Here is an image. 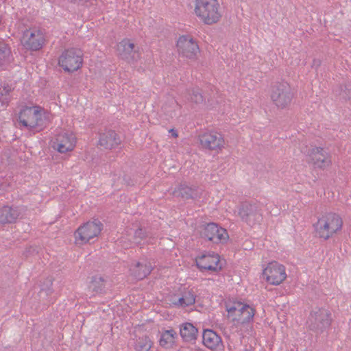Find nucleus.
<instances>
[{
	"instance_id": "nucleus-1",
	"label": "nucleus",
	"mask_w": 351,
	"mask_h": 351,
	"mask_svg": "<svg viewBox=\"0 0 351 351\" xmlns=\"http://www.w3.org/2000/svg\"><path fill=\"white\" fill-rule=\"evenodd\" d=\"M343 226L341 217L333 212H327L318 217L314 228L317 236L326 241L341 231Z\"/></svg>"
},
{
	"instance_id": "nucleus-2",
	"label": "nucleus",
	"mask_w": 351,
	"mask_h": 351,
	"mask_svg": "<svg viewBox=\"0 0 351 351\" xmlns=\"http://www.w3.org/2000/svg\"><path fill=\"white\" fill-rule=\"evenodd\" d=\"M217 0H195V13L206 25L217 23L221 17Z\"/></svg>"
},
{
	"instance_id": "nucleus-3",
	"label": "nucleus",
	"mask_w": 351,
	"mask_h": 351,
	"mask_svg": "<svg viewBox=\"0 0 351 351\" xmlns=\"http://www.w3.org/2000/svg\"><path fill=\"white\" fill-rule=\"evenodd\" d=\"M332 320V315L329 310L322 307H315L310 312L306 326L314 332L322 334L330 328Z\"/></svg>"
},
{
	"instance_id": "nucleus-4",
	"label": "nucleus",
	"mask_w": 351,
	"mask_h": 351,
	"mask_svg": "<svg viewBox=\"0 0 351 351\" xmlns=\"http://www.w3.org/2000/svg\"><path fill=\"white\" fill-rule=\"evenodd\" d=\"M103 229V223L97 219L88 221L80 226L75 232V242L77 245H84L97 237Z\"/></svg>"
},
{
	"instance_id": "nucleus-5",
	"label": "nucleus",
	"mask_w": 351,
	"mask_h": 351,
	"mask_svg": "<svg viewBox=\"0 0 351 351\" xmlns=\"http://www.w3.org/2000/svg\"><path fill=\"white\" fill-rule=\"evenodd\" d=\"M82 51L76 48L64 50L59 57L58 64L64 71L73 73L82 66Z\"/></svg>"
},
{
	"instance_id": "nucleus-6",
	"label": "nucleus",
	"mask_w": 351,
	"mask_h": 351,
	"mask_svg": "<svg viewBox=\"0 0 351 351\" xmlns=\"http://www.w3.org/2000/svg\"><path fill=\"white\" fill-rule=\"evenodd\" d=\"M293 96L290 85L286 82L276 83L271 88V99L278 108H285L288 106Z\"/></svg>"
},
{
	"instance_id": "nucleus-7",
	"label": "nucleus",
	"mask_w": 351,
	"mask_h": 351,
	"mask_svg": "<svg viewBox=\"0 0 351 351\" xmlns=\"http://www.w3.org/2000/svg\"><path fill=\"white\" fill-rule=\"evenodd\" d=\"M200 235L214 243H223L228 239L227 230L215 223H208L203 226Z\"/></svg>"
},
{
	"instance_id": "nucleus-8",
	"label": "nucleus",
	"mask_w": 351,
	"mask_h": 351,
	"mask_svg": "<svg viewBox=\"0 0 351 351\" xmlns=\"http://www.w3.org/2000/svg\"><path fill=\"white\" fill-rule=\"evenodd\" d=\"M307 156L309 158L308 162L312 164L315 168L325 169L332 165L330 154L322 147H315L310 149Z\"/></svg>"
},
{
	"instance_id": "nucleus-9",
	"label": "nucleus",
	"mask_w": 351,
	"mask_h": 351,
	"mask_svg": "<svg viewBox=\"0 0 351 351\" xmlns=\"http://www.w3.org/2000/svg\"><path fill=\"white\" fill-rule=\"evenodd\" d=\"M21 43L27 49L38 51L43 47L45 43L43 33L36 28L26 29L23 32Z\"/></svg>"
},
{
	"instance_id": "nucleus-10",
	"label": "nucleus",
	"mask_w": 351,
	"mask_h": 351,
	"mask_svg": "<svg viewBox=\"0 0 351 351\" xmlns=\"http://www.w3.org/2000/svg\"><path fill=\"white\" fill-rule=\"evenodd\" d=\"M177 48L180 56L189 59H195L199 51L197 42L190 36H181L177 41Z\"/></svg>"
},
{
	"instance_id": "nucleus-11",
	"label": "nucleus",
	"mask_w": 351,
	"mask_h": 351,
	"mask_svg": "<svg viewBox=\"0 0 351 351\" xmlns=\"http://www.w3.org/2000/svg\"><path fill=\"white\" fill-rule=\"evenodd\" d=\"M263 274L267 281L274 285H280L287 278L285 266L276 261L269 263Z\"/></svg>"
},
{
	"instance_id": "nucleus-12",
	"label": "nucleus",
	"mask_w": 351,
	"mask_h": 351,
	"mask_svg": "<svg viewBox=\"0 0 351 351\" xmlns=\"http://www.w3.org/2000/svg\"><path fill=\"white\" fill-rule=\"evenodd\" d=\"M199 140L202 148L208 150H220L225 145L223 135L217 132H205L199 136Z\"/></svg>"
},
{
	"instance_id": "nucleus-13",
	"label": "nucleus",
	"mask_w": 351,
	"mask_h": 351,
	"mask_svg": "<svg viewBox=\"0 0 351 351\" xmlns=\"http://www.w3.org/2000/svg\"><path fill=\"white\" fill-rule=\"evenodd\" d=\"M19 121L23 126L34 128L40 125L42 114L38 109L24 107L19 114Z\"/></svg>"
},
{
	"instance_id": "nucleus-14",
	"label": "nucleus",
	"mask_w": 351,
	"mask_h": 351,
	"mask_svg": "<svg viewBox=\"0 0 351 351\" xmlns=\"http://www.w3.org/2000/svg\"><path fill=\"white\" fill-rule=\"evenodd\" d=\"M239 215L242 221L250 226H254L261 219V214L255 204L243 203L239 209Z\"/></svg>"
},
{
	"instance_id": "nucleus-15",
	"label": "nucleus",
	"mask_w": 351,
	"mask_h": 351,
	"mask_svg": "<svg viewBox=\"0 0 351 351\" xmlns=\"http://www.w3.org/2000/svg\"><path fill=\"white\" fill-rule=\"evenodd\" d=\"M197 267L201 271H217L222 267L220 265L219 256L217 254H202L195 259Z\"/></svg>"
},
{
	"instance_id": "nucleus-16",
	"label": "nucleus",
	"mask_w": 351,
	"mask_h": 351,
	"mask_svg": "<svg viewBox=\"0 0 351 351\" xmlns=\"http://www.w3.org/2000/svg\"><path fill=\"white\" fill-rule=\"evenodd\" d=\"M75 142V137L72 132H62L58 134L53 147L60 153H66L73 149Z\"/></svg>"
},
{
	"instance_id": "nucleus-17",
	"label": "nucleus",
	"mask_w": 351,
	"mask_h": 351,
	"mask_svg": "<svg viewBox=\"0 0 351 351\" xmlns=\"http://www.w3.org/2000/svg\"><path fill=\"white\" fill-rule=\"evenodd\" d=\"M118 54L121 58L128 62H136L140 58V53L135 49L134 43L124 39L117 45Z\"/></svg>"
},
{
	"instance_id": "nucleus-18",
	"label": "nucleus",
	"mask_w": 351,
	"mask_h": 351,
	"mask_svg": "<svg viewBox=\"0 0 351 351\" xmlns=\"http://www.w3.org/2000/svg\"><path fill=\"white\" fill-rule=\"evenodd\" d=\"M172 195L183 199H195L201 197L202 190L195 186H189L186 183H180L172 191Z\"/></svg>"
},
{
	"instance_id": "nucleus-19",
	"label": "nucleus",
	"mask_w": 351,
	"mask_h": 351,
	"mask_svg": "<svg viewBox=\"0 0 351 351\" xmlns=\"http://www.w3.org/2000/svg\"><path fill=\"white\" fill-rule=\"evenodd\" d=\"M121 138L114 130H108L99 134V145L105 149H112L121 145Z\"/></svg>"
},
{
	"instance_id": "nucleus-20",
	"label": "nucleus",
	"mask_w": 351,
	"mask_h": 351,
	"mask_svg": "<svg viewBox=\"0 0 351 351\" xmlns=\"http://www.w3.org/2000/svg\"><path fill=\"white\" fill-rule=\"evenodd\" d=\"M111 287V282L106 276L96 275L92 277L89 289L96 295H104Z\"/></svg>"
},
{
	"instance_id": "nucleus-21",
	"label": "nucleus",
	"mask_w": 351,
	"mask_h": 351,
	"mask_svg": "<svg viewBox=\"0 0 351 351\" xmlns=\"http://www.w3.org/2000/svg\"><path fill=\"white\" fill-rule=\"evenodd\" d=\"M151 263L146 259L135 263L130 267L131 274L137 280H143L152 271Z\"/></svg>"
},
{
	"instance_id": "nucleus-22",
	"label": "nucleus",
	"mask_w": 351,
	"mask_h": 351,
	"mask_svg": "<svg viewBox=\"0 0 351 351\" xmlns=\"http://www.w3.org/2000/svg\"><path fill=\"white\" fill-rule=\"evenodd\" d=\"M202 341L204 345L210 350H216L223 346L220 336L210 329L204 330Z\"/></svg>"
},
{
	"instance_id": "nucleus-23",
	"label": "nucleus",
	"mask_w": 351,
	"mask_h": 351,
	"mask_svg": "<svg viewBox=\"0 0 351 351\" xmlns=\"http://www.w3.org/2000/svg\"><path fill=\"white\" fill-rule=\"evenodd\" d=\"M180 335L185 342H192L196 340L197 329L191 323L186 322L180 325Z\"/></svg>"
},
{
	"instance_id": "nucleus-24",
	"label": "nucleus",
	"mask_w": 351,
	"mask_h": 351,
	"mask_svg": "<svg viewBox=\"0 0 351 351\" xmlns=\"http://www.w3.org/2000/svg\"><path fill=\"white\" fill-rule=\"evenodd\" d=\"M19 217V212L16 208L10 206H3L0 209V223H11L16 221Z\"/></svg>"
},
{
	"instance_id": "nucleus-25",
	"label": "nucleus",
	"mask_w": 351,
	"mask_h": 351,
	"mask_svg": "<svg viewBox=\"0 0 351 351\" xmlns=\"http://www.w3.org/2000/svg\"><path fill=\"white\" fill-rule=\"evenodd\" d=\"M226 310L228 313V317L232 319L233 322L239 323V318L241 317V311L243 307V304L240 302H226Z\"/></svg>"
},
{
	"instance_id": "nucleus-26",
	"label": "nucleus",
	"mask_w": 351,
	"mask_h": 351,
	"mask_svg": "<svg viewBox=\"0 0 351 351\" xmlns=\"http://www.w3.org/2000/svg\"><path fill=\"white\" fill-rule=\"evenodd\" d=\"M177 336L173 329L165 330L161 333L159 343L163 348H170L173 346Z\"/></svg>"
},
{
	"instance_id": "nucleus-27",
	"label": "nucleus",
	"mask_w": 351,
	"mask_h": 351,
	"mask_svg": "<svg viewBox=\"0 0 351 351\" xmlns=\"http://www.w3.org/2000/svg\"><path fill=\"white\" fill-rule=\"evenodd\" d=\"M196 294L193 289H186L182 293V297L178 300V302L176 303L177 305H180L182 307L191 306L195 302Z\"/></svg>"
},
{
	"instance_id": "nucleus-28",
	"label": "nucleus",
	"mask_w": 351,
	"mask_h": 351,
	"mask_svg": "<svg viewBox=\"0 0 351 351\" xmlns=\"http://www.w3.org/2000/svg\"><path fill=\"white\" fill-rule=\"evenodd\" d=\"M186 98L188 101L199 104H202L206 97L202 95V90L197 87L189 89Z\"/></svg>"
},
{
	"instance_id": "nucleus-29",
	"label": "nucleus",
	"mask_w": 351,
	"mask_h": 351,
	"mask_svg": "<svg viewBox=\"0 0 351 351\" xmlns=\"http://www.w3.org/2000/svg\"><path fill=\"white\" fill-rule=\"evenodd\" d=\"M241 311V317L239 318V323L245 324L252 321L254 316L255 310L248 304H243Z\"/></svg>"
},
{
	"instance_id": "nucleus-30",
	"label": "nucleus",
	"mask_w": 351,
	"mask_h": 351,
	"mask_svg": "<svg viewBox=\"0 0 351 351\" xmlns=\"http://www.w3.org/2000/svg\"><path fill=\"white\" fill-rule=\"evenodd\" d=\"M152 346V342L147 335L136 339L134 349L136 351H149Z\"/></svg>"
},
{
	"instance_id": "nucleus-31",
	"label": "nucleus",
	"mask_w": 351,
	"mask_h": 351,
	"mask_svg": "<svg viewBox=\"0 0 351 351\" xmlns=\"http://www.w3.org/2000/svg\"><path fill=\"white\" fill-rule=\"evenodd\" d=\"M10 50L3 42H0V69L9 62Z\"/></svg>"
},
{
	"instance_id": "nucleus-32",
	"label": "nucleus",
	"mask_w": 351,
	"mask_h": 351,
	"mask_svg": "<svg viewBox=\"0 0 351 351\" xmlns=\"http://www.w3.org/2000/svg\"><path fill=\"white\" fill-rule=\"evenodd\" d=\"M149 236L148 232L145 229L142 228H138L136 229L133 234L132 239L133 243L136 245H141L142 241L145 239Z\"/></svg>"
},
{
	"instance_id": "nucleus-33",
	"label": "nucleus",
	"mask_w": 351,
	"mask_h": 351,
	"mask_svg": "<svg viewBox=\"0 0 351 351\" xmlns=\"http://www.w3.org/2000/svg\"><path fill=\"white\" fill-rule=\"evenodd\" d=\"M177 105V102L174 99H171L170 100V105L168 106L167 104L164 105L162 106V110L167 116L172 118L176 115L174 106Z\"/></svg>"
},
{
	"instance_id": "nucleus-34",
	"label": "nucleus",
	"mask_w": 351,
	"mask_h": 351,
	"mask_svg": "<svg viewBox=\"0 0 351 351\" xmlns=\"http://www.w3.org/2000/svg\"><path fill=\"white\" fill-rule=\"evenodd\" d=\"M340 97L345 100L351 99V82H348L344 85V89L341 90Z\"/></svg>"
},
{
	"instance_id": "nucleus-35",
	"label": "nucleus",
	"mask_w": 351,
	"mask_h": 351,
	"mask_svg": "<svg viewBox=\"0 0 351 351\" xmlns=\"http://www.w3.org/2000/svg\"><path fill=\"white\" fill-rule=\"evenodd\" d=\"M11 91V88L8 86H3L1 88H0V93L2 96H6L10 93Z\"/></svg>"
},
{
	"instance_id": "nucleus-36",
	"label": "nucleus",
	"mask_w": 351,
	"mask_h": 351,
	"mask_svg": "<svg viewBox=\"0 0 351 351\" xmlns=\"http://www.w3.org/2000/svg\"><path fill=\"white\" fill-rule=\"evenodd\" d=\"M321 64V60L319 59H314L313 60L312 67L317 68Z\"/></svg>"
},
{
	"instance_id": "nucleus-37",
	"label": "nucleus",
	"mask_w": 351,
	"mask_h": 351,
	"mask_svg": "<svg viewBox=\"0 0 351 351\" xmlns=\"http://www.w3.org/2000/svg\"><path fill=\"white\" fill-rule=\"evenodd\" d=\"M169 133L171 134L172 136H173L175 138L178 136L177 131L173 129H171L169 130Z\"/></svg>"
},
{
	"instance_id": "nucleus-38",
	"label": "nucleus",
	"mask_w": 351,
	"mask_h": 351,
	"mask_svg": "<svg viewBox=\"0 0 351 351\" xmlns=\"http://www.w3.org/2000/svg\"><path fill=\"white\" fill-rule=\"evenodd\" d=\"M2 101V103H5V102L8 103V101Z\"/></svg>"
}]
</instances>
